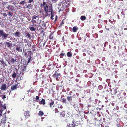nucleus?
<instances>
[{
  "label": "nucleus",
  "instance_id": "obj_1",
  "mask_svg": "<svg viewBox=\"0 0 127 127\" xmlns=\"http://www.w3.org/2000/svg\"><path fill=\"white\" fill-rule=\"evenodd\" d=\"M40 6L43 8L46 14H48L49 13L50 14H52L53 11L52 6L50 8V7H49V5L46 4V2L43 1V3L41 4Z\"/></svg>",
  "mask_w": 127,
  "mask_h": 127
},
{
  "label": "nucleus",
  "instance_id": "obj_2",
  "mask_svg": "<svg viewBox=\"0 0 127 127\" xmlns=\"http://www.w3.org/2000/svg\"><path fill=\"white\" fill-rule=\"evenodd\" d=\"M0 34L4 38H7L8 36V34L5 33L2 30H0Z\"/></svg>",
  "mask_w": 127,
  "mask_h": 127
},
{
  "label": "nucleus",
  "instance_id": "obj_3",
  "mask_svg": "<svg viewBox=\"0 0 127 127\" xmlns=\"http://www.w3.org/2000/svg\"><path fill=\"white\" fill-rule=\"evenodd\" d=\"M13 35L16 37H20L21 35V33L19 32L16 31Z\"/></svg>",
  "mask_w": 127,
  "mask_h": 127
},
{
  "label": "nucleus",
  "instance_id": "obj_4",
  "mask_svg": "<svg viewBox=\"0 0 127 127\" xmlns=\"http://www.w3.org/2000/svg\"><path fill=\"white\" fill-rule=\"evenodd\" d=\"M30 112L28 110H27V111L25 112L24 113V115L26 118H28L30 116Z\"/></svg>",
  "mask_w": 127,
  "mask_h": 127
},
{
  "label": "nucleus",
  "instance_id": "obj_5",
  "mask_svg": "<svg viewBox=\"0 0 127 127\" xmlns=\"http://www.w3.org/2000/svg\"><path fill=\"white\" fill-rule=\"evenodd\" d=\"M18 86V83H16L15 85H12L11 87V89L12 90H16Z\"/></svg>",
  "mask_w": 127,
  "mask_h": 127
},
{
  "label": "nucleus",
  "instance_id": "obj_6",
  "mask_svg": "<svg viewBox=\"0 0 127 127\" xmlns=\"http://www.w3.org/2000/svg\"><path fill=\"white\" fill-rule=\"evenodd\" d=\"M15 61H16V60H14L13 58H11L10 61L8 62V63L9 64H14Z\"/></svg>",
  "mask_w": 127,
  "mask_h": 127
},
{
  "label": "nucleus",
  "instance_id": "obj_7",
  "mask_svg": "<svg viewBox=\"0 0 127 127\" xmlns=\"http://www.w3.org/2000/svg\"><path fill=\"white\" fill-rule=\"evenodd\" d=\"M6 123V120L5 118H3L1 119L0 123V124L1 125L4 126Z\"/></svg>",
  "mask_w": 127,
  "mask_h": 127
},
{
  "label": "nucleus",
  "instance_id": "obj_8",
  "mask_svg": "<svg viewBox=\"0 0 127 127\" xmlns=\"http://www.w3.org/2000/svg\"><path fill=\"white\" fill-rule=\"evenodd\" d=\"M7 8L8 10L13 11L14 10V7L13 6L9 5L7 7Z\"/></svg>",
  "mask_w": 127,
  "mask_h": 127
},
{
  "label": "nucleus",
  "instance_id": "obj_9",
  "mask_svg": "<svg viewBox=\"0 0 127 127\" xmlns=\"http://www.w3.org/2000/svg\"><path fill=\"white\" fill-rule=\"evenodd\" d=\"M16 50L19 52H22V49L20 46H17L16 48Z\"/></svg>",
  "mask_w": 127,
  "mask_h": 127
},
{
  "label": "nucleus",
  "instance_id": "obj_10",
  "mask_svg": "<svg viewBox=\"0 0 127 127\" xmlns=\"http://www.w3.org/2000/svg\"><path fill=\"white\" fill-rule=\"evenodd\" d=\"M65 113L64 111H62L60 113V116L61 117H64L65 115Z\"/></svg>",
  "mask_w": 127,
  "mask_h": 127
},
{
  "label": "nucleus",
  "instance_id": "obj_11",
  "mask_svg": "<svg viewBox=\"0 0 127 127\" xmlns=\"http://www.w3.org/2000/svg\"><path fill=\"white\" fill-rule=\"evenodd\" d=\"M6 89V85L3 84L1 86V90H4Z\"/></svg>",
  "mask_w": 127,
  "mask_h": 127
},
{
  "label": "nucleus",
  "instance_id": "obj_12",
  "mask_svg": "<svg viewBox=\"0 0 127 127\" xmlns=\"http://www.w3.org/2000/svg\"><path fill=\"white\" fill-rule=\"evenodd\" d=\"M25 34L26 36V37L28 38H30L31 37L30 34L28 32H25Z\"/></svg>",
  "mask_w": 127,
  "mask_h": 127
},
{
  "label": "nucleus",
  "instance_id": "obj_13",
  "mask_svg": "<svg viewBox=\"0 0 127 127\" xmlns=\"http://www.w3.org/2000/svg\"><path fill=\"white\" fill-rule=\"evenodd\" d=\"M5 45H7V46L9 47L11 46H12V44L11 43H10L9 42H6L5 44Z\"/></svg>",
  "mask_w": 127,
  "mask_h": 127
},
{
  "label": "nucleus",
  "instance_id": "obj_14",
  "mask_svg": "<svg viewBox=\"0 0 127 127\" xmlns=\"http://www.w3.org/2000/svg\"><path fill=\"white\" fill-rule=\"evenodd\" d=\"M45 103V100L44 99H42L40 101V104H41L44 105Z\"/></svg>",
  "mask_w": 127,
  "mask_h": 127
},
{
  "label": "nucleus",
  "instance_id": "obj_15",
  "mask_svg": "<svg viewBox=\"0 0 127 127\" xmlns=\"http://www.w3.org/2000/svg\"><path fill=\"white\" fill-rule=\"evenodd\" d=\"M67 100L68 101L71 102L72 100V97L71 96H68L67 97Z\"/></svg>",
  "mask_w": 127,
  "mask_h": 127
},
{
  "label": "nucleus",
  "instance_id": "obj_16",
  "mask_svg": "<svg viewBox=\"0 0 127 127\" xmlns=\"http://www.w3.org/2000/svg\"><path fill=\"white\" fill-rule=\"evenodd\" d=\"M29 52L30 53V56H29V57L28 58V64L29 63V62H30L31 61V53L32 52L31 51H29Z\"/></svg>",
  "mask_w": 127,
  "mask_h": 127
},
{
  "label": "nucleus",
  "instance_id": "obj_17",
  "mask_svg": "<svg viewBox=\"0 0 127 127\" xmlns=\"http://www.w3.org/2000/svg\"><path fill=\"white\" fill-rule=\"evenodd\" d=\"M44 114V113H43V111H39L38 113V115L40 117L42 116Z\"/></svg>",
  "mask_w": 127,
  "mask_h": 127
},
{
  "label": "nucleus",
  "instance_id": "obj_18",
  "mask_svg": "<svg viewBox=\"0 0 127 127\" xmlns=\"http://www.w3.org/2000/svg\"><path fill=\"white\" fill-rule=\"evenodd\" d=\"M0 61L1 64L3 65L4 67L7 66L6 64L4 62V61L3 60V59H2V60Z\"/></svg>",
  "mask_w": 127,
  "mask_h": 127
},
{
  "label": "nucleus",
  "instance_id": "obj_19",
  "mask_svg": "<svg viewBox=\"0 0 127 127\" xmlns=\"http://www.w3.org/2000/svg\"><path fill=\"white\" fill-rule=\"evenodd\" d=\"M67 55L68 57H70L72 56V53L71 52H68L67 53Z\"/></svg>",
  "mask_w": 127,
  "mask_h": 127
},
{
  "label": "nucleus",
  "instance_id": "obj_20",
  "mask_svg": "<svg viewBox=\"0 0 127 127\" xmlns=\"http://www.w3.org/2000/svg\"><path fill=\"white\" fill-rule=\"evenodd\" d=\"M49 103L50 107H51V106L53 105L54 102V101L52 100L51 99H50Z\"/></svg>",
  "mask_w": 127,
  "mask_h": 127
},
{
  "label": "nucleus",
  "instance_id": "obj_21",
  "mask_svg": "<svg viewBox=\"0 0 127 127\" xmlns=\"http://www.w3.org/2000/svg\"><path fill=\"white\" fill-rule=\"evenodd\" d=\"M78 30V29L76 27H73L72 30L73 32H76Z\"/></svg>",
  "mask_w": 127,
  "mask_h": 127
},
{
  "label": "nucleus",
  "instance_id": "obj_22",
  "mask_svg": "<svg viewBox=\"0 0 127 127\" xmlns=\"http://www.w3.org/2000/svg\"><path fill=\"white\" fill-rule=\"evenodd\" d=\"M29 28L30 30L32 31H35L36 29L35 28L33 27H29Z\"/></svg>",
  "mask_w": 127,
  "mask_h": 127
},
{
  "label": "nucleus",
  "instance_id": "obj_23",
  "mask_svg": "<svg viewBox=\"0 0 127 127\" xmlns=\"http://www.w3.org/2000/svg\"><path fill=\"white\" fill-rule=\"evenodd\" d=\"M0 106L1 107L2 109H3V110L6 109V105L5 104H4V106H3V105L1 104Z\"/></svg>",
  "mask_w": 127,
  "mask_h": 127
},
{
  "label": "nucleus",
  "instance_id": "obj_24",
  "mask_svg": "<svg viewBox=\"0 0 127 127\" xmlns=\"http://www.w3.org/2000/svg\"><path fill=\"white\" fill-rule=\"evenodd\" d=\"M80 19L82 21H84L86 19V17L85 16H82L80 17Z\"/></svg>",
  "mask_w": 127,
  "mask_h": 127
},
{
  "label": "nucleus",
  "instance_id": "obj_25",
  "mask_svg": "<svg viewBox=\"0 0 127 127\" xmlns=\"http://www.w3.org/2000/svg\"><path fill=\"white\" fill-rule=\"evenodd\" d=\"M17 74H16L14 72V73L12 75V77L13 78H15L16 77Z\"/></svg>",
  "mask_w": 127,
  "mask_h": 127
},
{
  "label": "nucleus",
  "instance_id": "obj_26",
  "mask_svg": "<svg viewBox=\"0 0 127 127\" xmlns=\"http://www.w3.org/2000/svg\"><path fill=\"white\" fill-rule=\"evenodd\" d=\"M7 13L8 14V15L10 17H12V16L13 15V13L12 12H7Z\"/></svg>",
  "mask_w": 127,
  "mask_h": 127
},
{
  "label": "nucleus",
  "instance_id": "obj_27",
  "mask_svg": "<svg viewBox=\"0 0 127 127\" xmlns=\"http://www.w3.org/2000/svg\"><path fill=\"white\" fill-rule=\"evenodd\" d=\"M53 34V33L51 32V33L50 35H49V38L50 39H53V36H52Z\"/></svg>",
  "mask_w": 127,
  "mask_h": 127
},
{
  "label": "nucleus",
  "instance_id": "obj_28",
  "mask_svg": "<svg viewBox=\"0 0 127 127\" xmlns=\"http://www.w3.org/2000/svg\"><path fill=\"white\" fill-rule=\"evenodd\" d=\"M65 55V53H61L60 54V56L61 58H62L63 57H61V56H64Z\"/></svg>",
  "mask_w": 127,
  "mask_h": 127
},
{
  "label": "nucleus",
  "instance_id": "obj_29",
  "mask_svg": "<svg viewBox=\"0 0 127 127\" xmlns=\"http://www.w3.org/2000/svg\"><path fill=\"white\" fill-rule=\"evenodd\" d=\"M31 22L33 24H35L36 23V21L34 20L33 19H32V20Z\"/></svg>",
  "mask_w": 127,
  "mask_h": 127
},
{
  "label": "nucleus",
  "instance_id": "obj_30",
  "mask_svg": "<svg viewBox=\"0 0 127 127\" xmlns=\"http://www.w3.org/2000/svg\"><path fill=\"white\" fill-rule=\"evenodd\" d=\"M25 3V0H24V1H22L19 4H22L23 5H24V4Z\"/></svg>",
  "mask_w": 127,
  "mask_h": 127
},
{
  "label": "nucleus",
  "instance_id": "obj_31",
  "mask_svg": "<svg viewBox=\"0 0 127 127\" xmlns=\"http://www.w3.org/2000/svg\"><path fill=\"white\" fill-rule=\"evenodd\" d=\"M37 18H38V17L36 15H34L33 17H32V19H36Z\"/></svg>",
  "mask_w": 127,
  "mask_h": 127
},
{
  "label": "nucleus",
  "instance_id": "obj_32",
  "mask_svg": "<svg viewBox=\"0 0 127 127\" xmlns=\"http://www.w3.org/2000/svg\"><path fill=\"white\" fill-rule=\"evenodd\" d=\"M117 88L115 89V90H114V94L115 95L116 93H117Z\"/></svg>",
  "mask_w": 127,
  "mask_h": 127
},
{
  "label": "nucleus",
  "instance_id": "obj_33",
  "mask_svg": "<svg viewBox=\"0 0 127 127\" xmlns=\"http://www.w3.org/2000/svg\"><path fill=\"white\" fill-rule=\"evenodd\" d=\"M98 87L99 89L100 90H101L103 88L102 86L101 85H99Z\"/></svg>",
  "mask_w": 127,
  "mask_h": 127
},
{
  "label": "nucleus",
  "instance_id": "obj_34",
  "mask_svg": "<svg viewBox=\"0 0 127 127\" xmlns=\"http://www.w3.org/2000/svg\"><path fill=\"white\" fill-rule=\"evenodd\" d=\"M62 102H63L65 103H67L66 99H63L62 100Z\"/></svg>",
  "mask_w": 127,
  "mask_h": 127
},
{
  "label": "nucleus",
  "instance_id": "obj_35",
  "mask_svg": "<svg viewBox=\"0 0 127 127\" xmlns=\"http://www.w3.org/2000/svg\"><path fill=\"white\" fill-rule=\"evenodd\" d=\"M31 5V4H28V5L27 6V8H30L31 7L30 5Z\"/></svg>",
  "mask_w": 127,
  "mask_h": 127
},
{
  "label": "nucleus",
  "instance_id": "obj_36",
  "mask_svg": "<svg viewBox=\"0 0 127 127\" xmlns=\"http://www.w3.org/2000/svg\"><path fill=\"white\" fill-rule=\"evenodd\" d=\"M39 97L38 96H36V99L37 100V101H38V100L39 99Z\"/></svg>",
  "mask_w": 127,
  "mask_h": 127
},
{
  "label": "nucleus",
  "instance_id": "obj_37",
  "mask_svg": "<svg viewBox=\"0 0 127 127\" xmlns=\"http://www.w3.org/2000/svg\"><path fill=\"white\" fill-rule=\"evenodd\" d=\"M3 15L5 17H6L7 16V14L5 13H4L3 14Z\"/></svg>",
  "mask_w": 127,
  "mask_h": 127
},
{
  "label": "nucleus",
  "instance_id": "obj_38",
  "mask_svg": "<svg viewBox=\"0 0 127 127\" xmlns=\"http://www.w3.org/2000/svg\"><path fill=\"white\" fill-rule=\"evenodd\" d=\"M26 66H24L23 67V69H22V70L23 71L25 70H26Z\"/></svg>",
  "mask_w": 127,
  "mask_h": 127
},
{
  "label": "nucleus",
  "instance_id": "obj_39",
  "mask_svg": "<svg viewBox=\"0 0 127 127\" xmlns=\"http://www.w3.org/2000/svg\"><path fill=\"white\" fill-rule=\"evenodd\" d=\"M24 42L27 43L28 42V40L26 39H24Z\"/></svg>",
  "mask_w": 127,
  "mask_h": 127
},
{
  "label": "nucleus",
  "instance_id": "obj_40",
  "mask_svg": "<svg viewBox=\"0 0 127 127\" xmlns=\"http://www.w3.org/2000/svg\"><path fill=\"white\" fill-rule=\"evenodd\" d=\"M34 0H29V1L28 2L29 3H30L32 2H33Z\"/></svg>",
  "mask_w": 127,
  "mask_h": 127
},
{
  "label": "nucleus",
  "instance_id": "obj_41",
  "mask_svg": "<svg viewBox=\"0 0 127 127\" xmlns=\"http://www.w3.org/2000/svg\"><path fill=\"white\" fill-rule=\"evenodd\" d=\"M75 124H72V126H71V127H75L76 126Z\"/></svg>",
  "mask_w": 127,
  "mask_h": 127
},
{
  "label": "nucleus",
  "instance_id": "obj_42",
  "mask_svg": "<svg viewBox=\"0 0 127 127\" xmlns=\"http://www.w3.org/2000/svg\"><path fill=\"white\" fill-rule=\"evenodd\" d=\"M2 99H4L6 98V97L5 96V95H3L2 97Z\"/></svg>",
  "mask_w": 127,
  "mask_h": 127
},
{
  "label": "nucleus",
  "instance_id": "obj_43",
  "mask_svg": "<svg viewBox=\"0 0 127 127\" xmlns=\"http://www.w3.org/2000/svg\"><path fill=\"white\" fill-rule=\"evenodd\" d=\"M64 24V23L63 22V21H62V22L60 24V26H62V24Z\"/></svg>",
  "mask_w": 127,
  "mask_h": 127
},
{
  "label": "nucleus",
  "instance_id": "obj_44",
  "mask_svg": "<svg viewBox=\"0 0 127 127\" xmlns=\"http://www.w3.org/2000/svg\"><path fill=\"white\" fill-rule=\"evenodd\" d=\"M34 45L33 46H32V47H34ZM34 47V49H32V51H35V47Z\"/></svg>",
  "mask_w": 127,
  "mask_h": 127
},
{
  "label": "nucleus",
  "instance_id": "obj_45",
  "mask_svg": "<svg viewBox=\"0 0 127 127\" xmlns=\"http://www.w3.org/2000/svg\"><path fill=\"white\" fill-rule=\"evenodd\" d=\"M99 79L101 81L102 80V78H101V77H99Z\"/></svg>",
  "mask_w": 127,
  "mask_h": 127
},
{
  "label": "nucleus",
  "instance_id": "obj_46",
  "mask_svg": "<svg viewBox=\"0 0 127 127\" xmlns=\"http://www.w3.org/2000/svg\"><path fill=\"white\" fill-rule=\"evenodd\" d=\"M56 112H57L58 113L59 111H58V109L57 108H56Z\"/></svg>",
  "mask_w": 127,
  "mask_h": 127
},
{
  "label": "nucleus",
  "instance_id": "obj_47",
  "mask_svg": "<svg viewBox=\"0 0 127 127\" xmlns=\"http://www.w3.org/2000/svg\"><path fill=\"white\" fill-rule=\"evenodd\" d=\"M70 124H69V125H67L66 127H67L68 126V127H71L70 126Z\"/></svg>",
  "mask_w": 127,
  "mask_h": 127
},
{
  "label": "nucleus",
  "instance_id": "obj_48",
  "mask_svg": "<svg viewBox=\"0 0 127 127\" xmlns=\"http://www.w3.org/2000/svg\"><path fill=\"white\" fill-rule=\"evenodd\" d=\"M53 2H55L56 1V0H51Z\"/></svg>",
  "mask_w": 127,
  "mask_h": 127
},
{
  "label": "nucleus",
  "instance_id": "obj_49",
  "mask_svg": "<svg viewBox=\"0 0 127 127\" xmlns=\"http://www.w3.org/2000/svg\"><path fill=\"white\" fill-rule=\"evenodd\" d=\"M52 14H51V15H52V16H51V19H52H52H53V17H52V15H52Z\"/></svg>",
  "mask_w": 127,
  "mask_h": 127
},
{
  "label": "nucleus",
  "instance_id": "obj_50",
  "mask_svg": "<svg viewBox=\"0 0 127 127\" xmlns=\"http://www.w3.org/2000/svg\"><path fill=\"white\" fill-rule=\"evenodd\" d=\"M83 55L84 56H85L86 55V54L85 53H83Z\"/></svg>",
  "mask_w": 127,
  "mask_h": 127
},
{
  "label": "nucleus",
  "instance_id": "obj_51",
  "mask_svg": "<svg viewBox=\"0 0 127 127\" xmlns=\"http://www.w3.org/2000/svg\"><path fill=\"white\" fill-rule=\"evenodd\" d=\"M75 121H74V120H73L72 121V122L73 123V124H74V123L75 122Z\"/></svg>",
  "mask_w": 127,
  "mask_h": 127
},
{
  "label": "nucleus",
  "instance_id": "obj_52",
  "mask_svg": "<svg viewBox=\"0 0 127 127\" xmlns=\"http://www.w3.org/2000/svg\"><path fill=\"white\" fill-rule=\"evenodd\" d=\"M105 29H106L107 30H108H108H109V29H108V28H106V27H105Z\"/></svg>",
  "mask_w": 127,
  "mask_h": 127
},
{
  "label": "nucleus",
  "instance_id": "obj_53",
  "mask_svg": "<svg viewBox=\"0 0 127 127\" xmlns=\"http://www.w3.org/2000/svg\"><path fill=\"white\" fill-rule=\"evenodd\" d=\"M124 29V30H127V28H125Z\"/></svg>",
  "mask_w": 127,
  "mask_h": 127
},
{
  "label": "nucleus",
  "instance_id": "obj_54",
  "mask_svg": "<svg viewBox=\"0 0 127 127\" xmlns=\"http://www.w3.org/2000/svg\"><path fill=\"white\" fill-rule=\"evenodd\" d=\"M35 25L34 24H33V25H31L32 26H34Z\"/></svg>",
  "mask_w": 127,
  "mask_h": 127
},
{
  "label": "nucleus",
  "instance_id": "obj_55",
  "mask_svg": "<svg viewBox=\"0 0 127 127\" xmlns=\"http://www.w3.org/2000/svg\"><path fill=\"white\" fill-rule=\"evenodd\" d=\"M57 17H58L57 16H56V21L57 20Z\"/></svg>",
  "mask_w": 127,
  "mask_h": 127
},
{
  "label": "nucleus",
  "instance_id": "obj_56",
  "mask_svg": "<svg viewBox=\"0 0 127 127\" xmlns=\"http://www.w3.org/2000/svg\"><path fill=\"white\" fill-rule=\"evenodd\" d=\"M55 72H55V73L54 74V75H55V76L56 75V73H55Z\"/></svg>",
  "mask_w": 127,
  "mask_h": 127
},
{
  "label": "nucleus",
  "instance_id": "obj_57",
  "mask_svg": "<svg viewBox=\"0 0 127 127\" xmlns=\"http://www.w3.org/2000/svg\"><path fill=\"white\" fill-rule=\"evenodd\" d=\"M27 109H28V108H27V107H25V109H26V110Z\"/></svg>",
  "mask_w": 127,
  "mask_h": 127
},
{
  "label": "nucleus",
  "instance_id": "obj_58",
  "mask_svg": "<svg viewBox=\"0 0 127 127\" xmlns=\"http://www.w3.org/2000/svg\"><path fill=\"white\" fill-rule=\"evenodd\" d=\"M112 105H114V103H112Z\"/></svg>",
  "mask_w": 127,
  "mask_h": 127
},
{
  "label": "nucleus",
  "instance_id": "obj_59",
  "mask_svg": "<svg viewBox=\"0 0 127 127\" xmlns=\"http://www.w3.org/2000/svg\"><path fill=\"white\" fill-rule=\"evenodd\" d=\"M104 46L105 47L106 46V44L105 43V44H104Z\"/></svg>",
  "mask_w": 127,
  "mask_h": 127
},
{
  "label": "nucleus",
  "instance_id": "obj_60",
  "mask_svg": "<svg viewBox=\"0 0 127 127\" xmlns=\"http://www.w3.org/2000/svg\"><path fill=\"white\" fill-rule=\"evenodd\" d=\"M108 43V42H106L105 43L106 44V43Z\"/></svg>",
  "mask_w": 127,
  "mask_h": 127
},
{
  "label": "nucleus",
  "instance_id": "obj_61",
  "mask_svg": "<svg viewBox=\"0 0 127 127\" xmlns=\"http://www.w3.org/2000/svg\"><path fill=\"white\" fill-rule=\"evenodd\" d=\"M55 21H56V18H55L54 22H55Z\"/></svg>",
  "mask_w": 127,
  "mask_h": 127
},
{
  "label": "nucleus",
  "instance_id": "obj_62",
  "mask_svg": "<svg viewBox=\"0 0 127 127\" xmlns=\"http://www.w3.org/2000/svg\"><path fill=\"white\" fill-rule=\"evenodd\" d=\"M25 55H27V53H25Z\"/></svg>",
  "mask_w": 127,
  "mask_h": 127
},
{
  "label": "nucleus",
  "instance_id": "obj_63",
  "mask_svg": "<svg viewBox=\"0 0 127 127\" xmlns=\"http://www.w3.org/2000/svg\"><path fill=\"white\" fill-rule=\"evenodd\" d=\"M79 76L78 75H77V77H78Z\"/></svg>",
  "mask_w": 127,
  "mask_h": 127
},
{
  "label": "nucleus",
  "instance_id": "obj_64",
  "mask_svg": "<svg viewBox=\"0 0 127 127\" xmlns=\"http://www.w3.org/2000/svg\"><path fill=\"white\" fill-rule=\"evenodd\" d=\"M79 76L78 75H77V77H78Z\"/></svg>",
  "mask_w": 127,
  "mask_h": 127
}]
</instances>
